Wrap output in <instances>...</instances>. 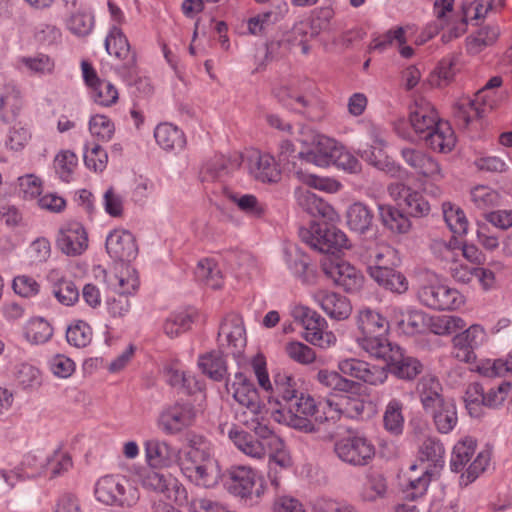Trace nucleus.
<instances>
[{"label":"nucleus","instance_id":"6e6d98bb","mask_svg":"<svg viewBox=\"0 0 512 512\" xmlns=\"http://www.w3.org/2000/svg\"><path fill=\"white\" fill-rule=\"evenodd\" d=\"M198 367L209 378L220 381L224 377V354L222 350H213L198 359Z\"/></svg>","mask_w":512,"mask_h":512},{"label":"nucleus","instance_id":"49530a36","mask_svg":"<svg viewBox=\"0 0 512 512\" xmlns=\"http://www.w3.org/2000/svg\"><path fill=\"white\" fill-rule=\"evenodd\" d=\"M378 210L382 225L392 233L406 234L410 231V219L394 206L381 204Z\"/></svg>","mask_w":512,"mask_h":512},{"label":"nucleus","instance_id":"603ef678","mask_svg":"<svg viewBox=\"0 0 512 512\" xmlns=\"http://www.w3.org/2000/svg\"><path fill=\"white\" fill-rule=\"evenodd\" d=\"M18 64L25 73L35 76L51 74L55 68L54 59L44 53L21 57Z\"/></svg>","mask_w":512,"mask_h":512},{"label":"nucleus","instance_id":"680f3d73","mask_svg":"<svg viewBox=\"0 0 512 512\" xmlns=\"http://www.w3.org/2000/svg\"><path fill=\"white\" fill-rule=\"evenodd\" d=\"M427 326L434 334L448 335L463 330L466 327V322L461 317L453 315L427 316Z\"/></svg>","mask_w":512,"mask_h":512},{"label":"nucleus","instance_id":"774afa93","mask_svg":"<svg viewBox=\"0 0 512 512\" xmlns=\"http://www.w3.org/2000/svg\"><path fill=\"white\" fill-rule=\"evenodd\" d=\"M285 355L301 365H310L316 360L315 351L303 342L292 340L284 344Z\"/></svg>","mask_w":512,"mask_h":512},{"label":"nucleus","instance_id":"a18cd8bd","mask_svg":"<svg viewBox=\"0 0 512 512\" xmlns=\"http://www.w3.org/2000/svg\"><path fill=\"white\" fill-rule=\"evenodd\" d=\"M417 390L426 412L447 401L441 394L442 387L440 382L434 376H423L418 383Z\"/></svg>","mask_w":512,"mask_h":512},{"label":"nucleus","instance_id":"f8f14e48","mask_svg":"<svg viewBox=\"0 0 512 512\" xmlns=\"http://www.w3.org/2000/svg\"><path fill=\"white\" fill-rule=\"evenodd\" d=\"M312 221L308 228L300 230L302 240L312 248L324 253L350 248L347 235L333 225Z\"/></svg>","mask_w":512,"mask_h":512},{"label":"nucleus","instance_id":"5701e85b","mask_svg":"<svg viewBox=\"0 0 512 512\" xmlns=\"http://www.w3.org/2000/svg\"><path fill=\"white\" fill-rule=\"evenodd\" d=\"M106 250L110 258L117 262H131L138 254L133 234L125 229H114L106 237Z\"/></svg>","mask_w":512,"mask_h":512},{"label":"nucleus","instance_id":"ddd939ff","mask_svg":"<svg viewBox=\"0 0 512 512\" xmlns=\"http://www.w3.org/2000/svg\"><path fill=\"white\" fill-rule=\"evenodd\" d=\"M334 452L342 462L361 467L368 465L374 459L376 449L365 435L351 432L336 440Z\"/></svg>","mask_w":512,"mask_h":512},{"label":"nucleus","instance_id":"393cba45","mask_svg":"<svg viewBox=\"0 0 512 512\" xmlns=\"http://www.w3.org/2000/svg\"><path fill=\"white\" fill-rule=\"evenodd\" d=\"M388 316L398 331L406 335H415L427 327V315L417 309L391 305L388 307Z\"/></svg>","mask_w":512,"mask_h":512},{"label":"nucleus","instance_id":"dca6fc26","mask_svg":"<svg viewBox=\"0 0 512 512\" xmlns=\"http://www.w3.org/2000/svg\"><path fill=\"white\" fill-rule=\"evenodd\" d=\"M196 418L192 404L176 402L163 408L158 418V427L166 435H176L190 427Z\"/></svg>","mask_w":512,"mask_h":512},{"label":"nucleus","instance_id":"6ab92c4d","mask_svg":"<svg viewBox=\"0 0 512 512\" xmlns=\"http://www.w3.org/2000/svg\"><path fill=\"white\" fill-rule=\"evenodd\" d=\"M400 154L403 161L424 180V185L426 181L438 182L443 179L444 175L438 161L423 150L407 147L403 148Z\"/></svg>","mask_w":512,"mask_h":512},{"label":"nucleus","instance_id":"0e129e2a","mask_svg":"<svg viewBox=\"0 0 512 512\" xmlns=\"http://www.w3.org/2000/svg\"><path fill=\"white\" fill-rule=\"evenodd\" d=\"M444 220L455 235H464L468 230V220L464 211L457 205L450 202L442 205Z\"/></svg>","mask_w":512,"mask_h":512},{"label":"nucleus","instance_id":"f3484780","mask_svg":"<svg viewBox=\"0 0 512 512\" xmlns=\"http://www.w3.org/2000/svg\"><path fill=\"white\" fill-rule=\"evenodd\" d=\"M248 174L263 184H276L281 180L282 171L274 156L259 150L246 153Z\"/></svg>","mask_w":512,"mask_h":512},{"label":"nucleus","instance_id":"c756f323","mask_svg":"<svg viewBox=\"0 0 512 512\" xmlns=\"http://www.w3.org/2000/svg\"><path fill=\"white\" fill-rule=\"evenodd\" d=\"M163 374L165 381L178 391L189 395H194L198 392L202 393L203 391L202 383L195 376L185 372L177 360H172L165 364Z\"/></svg>","mask_w":512,"mask_h":512},{"label":"nucleus","instance_id":"8fccbe9b","mask_svg":"<svg viewBox=\"0 0 512 512\" xmlns=\"http://www.w3.org/2000/svg\"><path fill=\"white\" fill-rule=\"evenodd\" d=\"M387 493V481L378 472L368 473L359 491V498L362 502L373 503L383 499Z\"/></svg>","mask_w":512,"mask_h":512},{"label":"nucleus","instance_id":"72a5a7b5","mask_svg":"<svg viewBox=\"0 0 512 512\" xmlns=\"http://www.w3.org/2000/svg\"><path fill=\"white\" fill-rule=\"evenodd\" d=\"M385 334L386 333H378L365 336H356L355 342L357 346L369 357L383 360L388 363L392 354L394 353V348H397L398 345L390 342Z\"/></svg>","mask_w":512,"mask_h":512},{"label":"nucleus","instance_id":"de8ad7c7","mask_svg":"<svg viewBox=\"0 0 512 512\" xmlns=\"http://www.w3.org/2000/svg\"><path fill=\"white\" fill-rule=\"evenodd\" d=\"M379 286L393 293L403 294L409 288V283L404 274L397 271L395 267L384 270L374 269L370 276Z\"/></svg>","mask_w":512,"mask_h":512},{"label":"nucleus","instance_id":"0eeeda50","mask_svg":"<svg viewBox=\"0 0 512 512\" xmlns=\"http://www.w3.org/2000/svg\"><path fill=\"white\" fill-rule=\"evenodd\" d=\"M205 457L206 453L203 449H179V459L176 464L192 483L209 488L217 483L219 473L214 461Z\"/></svg>","mask_w":512,"mask_h":512},{"label":"nucleus","instance_id":"9d476101","mask_svg":"<svg viewBox=\"0 0 512 512\" xmlns=\"http://www.w3.org/2000/svg\"><path fill=\"white\" fill-rule=\"evenodd\" d=\"M95 497L105 505L131 508L137 504L140 495L138 489L124 477L106 475L96 482Z\"/></svg>","mask_w":512,"mask_h":512},{"label":"nucleus","instance_id":"69168bd1","mask_svg":"<svg viewBox=\"0 0 512 512\" xmlns=\"http://www.w3.org/2000/svg\"><path fill=\"white\" fill-rule=\"evenodd\" d=\"M93 27L94 16L91 12L84 9L71 12L70 17L67 20L68 30L78 37L89 35L92 32Z\"/></svg>","mask_w":512,"mask_h":512},{"label":"nucleus","instance_id":"b1692460","mask_svg":"<svg viewBox=\"0 0 512 512\" xmlns=\"http://www.w3.org/2000/svg\"><path fill=\"white\" fill-rule=\"evenodd\" d=\"M46 468V456L37 453H28L24 456L19 468L13 471H0V481L5 484L2 489L8 491L13 488L16 481L30 479L43 473Z\"/></svg>","mask_w":512,"mask_h":512},{"label":"nucleus","instance_id":"cd10ccee","mask_svg":"<svg viewBox=\"0 0 512 512\" xmlns=\"http://www.w3.org/2000/svg\"><path fill=\"white\" fill-rule=\"evenodd\" d=\"M431 248L435 254H438L443 260H450L461 254L472 264L480 265L484 263V255L473 244H461L453 237L448 243L442 240L433 241Z\"/></svg>","mask_w":512,"mask_h":512},{"label":"nucleus","instance_id":"e433bc0d","mask_svg":"<svg viewBox=\"0 0 512 512\" xmlns=\"http://www.w3.org/2000/svg\"><path fill=\"white\" fill-rule=\"evenodd\" d=\"M199 316L194 307L173 311L163 323V331L169 338H176L188 331Z\"/></svg>","mask_w":512,"mask_h":512},{"label":"nucleus","instance_id":"c9c22d12","mask_svg":"<svg viewBox=\"0 0 512 512\" xmlns=\"http://www.w3.org/2000/svg\"><path fill=\"white\" fill-rule=\"evenodd\" d=\"M428 148L439 153H449L456 145V136L448 121L438 123L423 138Z\"/></svg>","mask_w":512,"mask_h":512},{"label":"nucleus","instance_id":"20e7f679","mask_svg":"<svg viewBox=\"0 0 512 512\" xmlns=\"http://www.w3.org/2000/svg\"><path fill=\"white\" fill-rule=\"evenodd\" d=\"M444 453L438 439L427 437L422 441L418 451L419 463L412 464L405 474L403 487L407 498L415 500L426 493L434 470L444 465Z\"/></svg>","mask_w":512,"mask_h":512},{"label":"nucleus","instance_id":"2eb2a0df","mask_svg":"<svg viewBox=\"0 0 512 512\" xmlns=\"http://www.w3.org/2000/svg\"><path fill=\"white\" fill-rule=\"evenodd\" d=\"M320 268L328 279L346 292H358L364 285L362 272L341 258L326 255L320 261Z\"/></svg>","mask_w":512,"mask_h":512},{"label":"nucleus","instance_id":"338daca9","mask_svg":"<svg viewBox=\"0 0 512 512\" xmlns=\"http://www.w3.org/2000/svg\"><path fill=\"white\" fill-rule=\"evenodd\" d=\"M476 442L472 438L459 441L453 448L450 466L452 471L460 472L475 453Z\"/></svg>","mask_w":512,"mask_h":512},{"label":"nucleus","instance_id":"052dcab7","mask_svg":"<svg viewBox=\"0 0 512 512\" xmlns=\"http://www.w3.org/2000/svg\"><path fill=\"white\" fill-rule=\"evenodd\" d=\"M295 176L304 185L326 193H337L342 188V184L331 177H320L303 170L295 171Z\"/></svg>","mask_w":512,"mask_h":512},{"label":"nucleus","instance_id":"39448f33","mask_svg":"<svg viewBox=\"0 0 512 512\" xmlns=\"http://www.w3.org/2000/svg\"><path fill=\"white\" fill-rule=\"evenodd\" d=\"M315 85L309 81H299L297 85L280 84L273 88V95L287 108L318 120L323 114V104L317 96Z\"/></svg>","mask_w":512,"mask_h":512},{"label":"nucleus","instance_id":"4468645a","mask_svg":"<svg viewBox=\"0 0 512 512\" xmlns=\"http://www.w3.org/2000/svg\"><path fill=\"white\" fill-rule=\"evenodd\" d=\"M251 367L259 386L267 393L272 394L275 390L283 400L292 402L298 395L295 378L286 372H279L274 375V386L270 380L266 358L262 353L256 354L251 360Z\"/></svg>","mask_w":512,"mask_h":512},{"label":"nucleus","instance_id":"a878e982","mask_svg":"<svg viewBox=\"0 0 512 512\" xmlns=\"http://www.w3.org/2000/svg\"><path fill=\"white\" fill-rule=\"evenodd\" d=\"M441 121L443 120L440 119L434 106L423 98L415 100L410 107V125L422 140Z\"/></svg>","mask_w":512,"mask_h":512},{"label":"nucleus","instance_id":"4d7b16f0","mask_svg":"<svg viewBox=\"0 0 512 512\" xmlns=\"http://www.w3.org/2000/svg\"><path fill=\"white\" fill-rule=\"evenodd\" d=\"M78 157L71 150H61L54 159L55 172L61 181L70 183L75 179Z\"/></svg>","mask_w":512,"mask_h":512},{"label":"nucleus","instance_id":"4c0bfd02","mask_svg":"<svg viewBox=\"0 0 512 512\" xmlns=\"http://www.w3.org/2000/svg\"><path fill=\"white\" fill-rule=\"evenodd\" d=\"M391 321L379 312L369 308H361L356 315L357 336L387 333Z\"/></svg>","mask_w":512,"mask_h":512},{"label":"nucleus","instance_id":"13d9d810","mask_svg":"<svg viewBox=\"0 0 512 512\" xmlns=\"http://www.w3.org/2000/svg\"><path fill=\"white\" fill-rule=\"evenodd\" d=\"M227 321L231 325V330L226 334V340L228 345L233 348L232 354L236 356L241 354L247 342L243 319L240 315L233 313L226 317Z\"/></svg>","mask_w":512,"mask_h":512},{"label":"nucleus","instance_id":"9b49d317","mask_svg":"<svg viewBox=\"0 0 512 512\" xmlns=\"http://www.w3.org/2000/svg\"><path fill=\"white\" fill-rule=\"evenodd\" d=\"M419 302L434 310H457L464 303V296L455 288L442 283L436 277L424 280L417 289Z\"/></svg>","mask_w":512,"mask_h":512},{"label":"nucleus","instance_id":"f704fd0d","mask_svg":"<svg viewBox=\"0 0 512 512\" xmlns=\"http://www.w3.org/2000/svg\"><path fill=\"white\" fill-rule=\"evenodd\" d=\"M387 365L393 375L403 380H412L423 370L421 362L415 357L405 355L399 346L394 348Z\"/></svg>","mask_w":512,"mask_h":512},{"label":"nucleus","instance_id":"a19ab883","mask_svg":"<svg viewBox=\"0 0 512 512\" xmlns=\"http://www.w3.org/2000/svg\"><path fill=\"white\" fill-rule=\"evenodd\" d=\"M256 473L249 467H232L229 471L228 490L231 494L247 498L255 486Z\"/></svg>","mask_w":512,"mask_h":512},{"label":"nucleus","instance_id":"2f4dec72","mask_svg":"<svg viewBox=\"0 0 512 512\" xmlns=\"http://www.w3.org/2000/svg\"><path fill=\"white\" fill-rule=\"evenodd\" d=\"M493 1L473 0L462 5L461 16L450 29V38H458L467 30L469 21L484 19L487 13L493 9Z\"/></svg>","mask_w":512,"mask_h":512},{"label":"nucleus","instance_id":"7ed1b4c3","mask_svg":"<svg viewBox=\"0 0 512 512\" xmlns=\"http://www.w3.org/2000/svg\"><path fill=\"white\" fill-rule=\"evenodd\" d=\"M338 413V409L330 400L316 402L310 395L300 393L292 402H289L288 412L275 410L271 413V417L275 422L312 433L317 431L316 423L334 420L338 417Z\"/></svg>","mask_w":512,"mask_h":512},{"label":"nucleus","instance_id":"09e8293b","mask_svg":"<svg viewBox=\"0 0 512 512\" xmlns=\"http://www.w3.org/2000/svg\"><path fill=\"white\" fill-rule=\"evenodd\" d=\"M510 390V382H502L498 387L491 388L487 392H484L479 384H473L469 386L467 394L474 393L476 397L472 401H481L483 405L495 408L503 404Z\"/></svg>","mask_w":512,"mask_h":512},{"label":"nucleus","instance_id":"864d4df0","mask_svg":"<svg viewBox=\"0 0 512 512\" xmlns=\"http://www.w3.org/2000/svg\"><path fill=\"white\" fill-rule=\"evenodd\" d=\"M227 197L249 217L259 219L266 215L267 205L253 194L231 193Z\"/></svg>","mask_w":512,"mask_h":512},{"label":"nucleus","instance_id":"7c9ffc66","mask_svg":"<svg viewBox=\"0 0 512 512\" xmlns=\"http://www.w3.org/2000/svg\"><path fill=\"white\" fill-rule=\"evenodd\" d=\"M364 260L369 276L374 269L384 270L396 267L400 263L397 250L385 242H377L368 246L364 253Z\"/></svg>","mask_w":512,"mask_h":512},{"label":"nucleus","instance_id":"1a4fd4ad","mask_svg":"<svg viewBox=\"0 0 512 512\" xmlns=\"http://www.w3.org/2000/svg\"><path fill=\"white\" fill-rule=\"evenodd\" d=\"M104 44L106 52L121 61L114 69L117 75L127 84H132L138 77L137 59L122 29L111 25Z\"/></svg>","mask_w":512,"mask_h":512},{"label":"nucleus","instance_id":"aec40b11","mask_svg":"<svg viewBox=\"0 0 512 512\" xmlns=\"http://www.w3.org/2000/svg\"><path fill=\"white\" fill-rule=\"evenodd\" d=\"M56 245L67 256H79L88 248V234L81 223L65 222L59 228Z\"/></svg>","mask_w":512,"mask_h":512},{"label":"nucleus","instance_id":"3c124183","mask_svg":"<svg viewBox=\"0 0 512 512\" xmlns=\"http://www.w3.org/2000/svg\"><path fill=\"white\" fill-rule=\"evenodd\" d=\"M427 413L432 415L437 431L442 434L450 433L457 425V410L451 400L441 403V405L427 411Z\"/></svg>","mask_w":512,"mask_h":512},{"label":"nucleus","instance_id":"5fc2aeb1","mask_svg":"<svg viewBox=\"0 0 512 512\" xmlns=\"http://www.w3.org/2000/svg\"><path fill=\"white\" fill-rule=\"evenodd\" d=\"M24 335L32 344H44L53 336V328L46 319L33 317L26 323Z\"/></svg>","mask_w":512,"mask_h":512},{"label":"nucleus","instance_id":"58836bf2","mask_svg":"<svg viewBox=\"0 0 512 512\" xmlns=\"http://www.w3.org/2000/svg\"><path fill=\"white\" fill-rule=\"evenodd\" d=\"M154 138L158 146L166 152L181 151L186 145L183 131L168 122L160 123L155 127Z\"/></svg>","mask_w":512,"mask_h":512},{"label":"nucleus","instance_id":"f257e3e1","mask_svg":"<svg viewBox=\"0 0 512 512\" xmlns=\"http://www.w3.org/2000/svg\"><path fill=\"white\" fill-rule=\"evenodd\" d=\"M145 462L150 469L140 474L142 486L160 494L167 499L180 502L186 498V491L182 484L171 473H164L156 469L170 468L179 459V449L168 441L159 438H150L144 442Z\"/></svg>","mask_w":512,"mask_h":512},{"label":"nucleus","instance_id":"bf43d9fd","mask_svg":"<svg viewBox=\"0 0 512 512\" xmlns=\"http://www.w3.org/2000/svg\"><path fill=\"white\" fill-rule=\"evenodd\" d=\"M384 428L393 435H400L404 428L403 403L398 399L388 402L383 415Z\"/></svg>","mask_w":512,"mask_h":512},{"label":"nucleus","instance_id":"473e14b6","mask_svg":"<svg viewBox=\"0 0 512 512\" xmlns=\"http://www.w3.org/2000/svg\"><path fill=\"white\" fill-rule=\"evenodd\" d=\"M284 262L291 274L305 285L316 281V274L310 268L307 256L295 245L284 249Z\"/></svg>","mask_w":512,"mask_h":512},{"label":"nucleus","instance_id":"e2e57ef3","mask_svg":"<svg viewBox=\"0 0 512 512\" xmlns=\"http://www.w3.org/2000/svg\"><path fill=\"white\" fill-rule=\"evenodd\" d=\"M317 380L322 385L339 392H353L358 387L356 382L344 377L339 370H320L317 374Z\"/></svg>","mask_w":512,"mask_h":512},{"label":"nucleus","instance_id":"bb28decb","mask_svg":"<svg viewBox=\"0 0 512 512\" xmlns=\"http://www.w3.org/2000/svg\"><path fill=\"white\" fill-rule=\"evenodd\" d=\"M339 142L325 135H316L313 146L298 153L300 159L320 168L332 165L335 153L339 151Z\"/></svg>","mask_w":512,"mask_h":512},{"label":"nucleus","instance_id":"c03bdc74","mask_svg":"<svg viewBox=\"0 0 512 512\" xmlns=\"http://www.w3.org/2000/svg\"><path fill=\"white\" fill-rule=\"evenodd\" d=\"M196 278L206 287L211 289H221L224 284L222 267L214 257L201 259L195 270Z\"/></svg>","mask_w":512,"mask_h":512},{"label":"nucleus","instance_id":"c85d7f7f","mask_svg":"<svg viewBox=\"0 0 512 512\" xmlns=\"http://www.w3.org/2000/svg\"><path fill=\"white\" fill-rule=\"evenodd\" d=\"M294 196L297 204L310 215L319 216L331 223L339 220V214L336 210L310 190L297 187Z\"/></svg>","mask_w":512,"mask_h":512},{"label":"nucleus","instance_id":"6e6552de","mask_svg":"<svg viewBox=\"0 0 512 512\" xmlns=\"http://www.w3.org/2000/svg\"><path fill=\"white\" fill-rule=\"evenodd\" d=\"M291 316L304 329V339L314 346L328 349L336 345L337 337L328 330V323L317 311L297 304L291 309Z\"/></svg>","mask_w":512,"mask_h":512},{"label":"nucleus","instance_id":"4be33fe9","mask_svg":"<svg viewBox=\"0 0 512 512\" xmlns=\"http://www.w3.org/2000/svg\"><path fill=\"white\" fill-rule=\"evenodd\" d=\"M311 298L331 319L342 321L352 313L350 300L340 293L318 289L312 292Z\"/></svg>","mask_w":512,"mask_h":512},{"label":"nucleus","instance_id":"f03ea898","mask_svg":"<svg viewBox=\"0 0 512 512\" xmlns=\"http://www.w3.org/2000/svg\"><path fill=\"white\" fill-rule=\"evenodd\" d=\"M255 434L261 440L254 439L245 431L231 429L229 438L240 451L252 458L262 459L268 450V465L279 466L280 470H290L293 467V460L285 442L269 425L258 426Z\"/></svg>","mask_w":512,"mask_h":512},{"label":"nucleus","instance_id":"a211bd4d","mask_svg":"<svg viewBox=\"0 0 512 512\" xmlns=\"http://www.w3.org/2000/svg\"><path fill=\"white\" fill-rule=\"evenodd\" d=\"M370 135L371 144L368 149L362 152L361 157L370 165L385 172L389 176L402 178L406 174V170L385 154V139L374 128L371 130Z\"/></svg>","mask_w":512,"mask_h":512},{"label":"nucleus","instance_id":"423d86ee","mask_svg":"<svg viewBox=\"0 0 512 512\" xmlns=\"http://www.w3.org/2000/svg\"><path fill=\"white\" fill-rule=\"evenodd\" d=\"M233 397L239 405L235 417L239 423L257 432L258 426H268L269 421L264 416L263 406L254 384L248 380H240L233 384Z\"/></svg>","mask_w":512,"mask_h":512},{"label":"nucleus","instance_id":"412c9836","mask_svg":"<svg viewBox=\"0 0 512 512\" xmlns=\"http://www.w3.org/2000/svg\"><path fill=\"white\" fill-rule=\"evenodd\" d=\"M388 193L398 205L404 207L407 213L413 217H423L430 212V204L425 197L403 183L390 184Z\"/></svg>","mask_w":512,"mask_h":512},{"label":"nucleus","instance_id":"79ce46f5","mask_svg":"<svg viewBox=\"0 0 512 512\" xmlns=\"http://www.w3.org/2000/svg\"><path fill=\"white\" fill-rule=\"evenodd\" d=\"M487 108L474 94L473 97L461 96L458 98L454 104L453 113L456 121L463 127H467L473 120L481 117Z\"/></svg>","mask_w":512,"mask_h":512},{"label":"nucleus","instance_id":"ea45409f","mask_svg":"<svg viewBox=\"0 0 512 512\" xmlns=\"http://www.w3.org/2000/svg\"><path fill=\"white\" fill-rule=\"evenodd\" d=\"M106 283L110 290L126 297L135 294L139 287L138 274L131 266H123L117 273L107 275Z\"/></svg>","mask_w":512,"mask_h":512},{"label":"nucleus","instance_id":"37998d69","mask_svg":"<svg viewBox=\"0 0 512 512\" xmlns=\"http://www.w3.org/2000/svg\"><path fill=\"white\" fill-rule=\"evenodd\" d=\"M373 219V210L362 202L351 204L346 211V222L349 229L361 235L370 230Z\"/></svg>","mask_w":512,"mask_h":512}]
</instances>
